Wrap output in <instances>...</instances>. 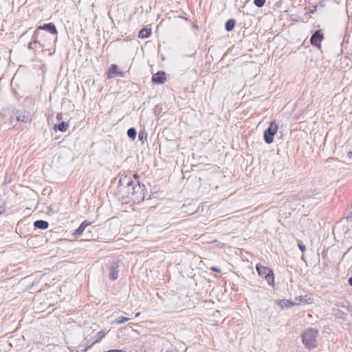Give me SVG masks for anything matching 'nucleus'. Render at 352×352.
Returning a JSON list of instances; mask_svg holds the SVG:
<instances>
[{"mask_svg": "<svg viewBox=\"0 0 352 352\" xmlns=\"http://www.w3.org/2000/svg\"><path fill=\"white\" fill-rule=\"evenodd\" d=\"M318 335V330L313 328L308 329L302 333V342L308 349H312L317 346L316 338Z\"/></svg>", "mask_w": 352, "mask_h": 352, "instance_id": "f257e3e1", "label": "nucleus"}, {"mask_svg": "<svg viewBox=\"0 0 352 352\" xmlns=\"http://www.w3.org/2000/svg\"><path fill=\"white\" fill-rule=\"evenodd\" d=\"M278 129L276 121L270 122L269 127L264 131V140L267 144H271L274 142V135L277 133Z\"/></svg>", "mask_w": 352, "mask_h": 352, "instance_id": "f03ea898", "label": "nucleus"}, {"mask_svg": "<svg viewBox=\"0 0 352 352\" xmlns=\"http://www.w3.org/2000/svg\"><path fill=\"white\" fill-rule=\"evenodd\" d=\"M256 269L258 274L260 276L265 277L267 282L270 285L273 284V283L274 281V274H273V272L269 267H265V266L258 264L256 266Z\"/></svg>", "mask_w": 352, "mask_h": 352, "instance_id": "7ed1b4c3", "label": "nucleus"}, {"mask_svg": "<svg viewBox=\"0 0 352 352\" xmlns=\"http://www.w3.org/2000/svg\"><path fill=\"white\" fill-rule=\"evenodd\" d=\"M119 184L121 186L127 188L128 194L129 191H133V187H135L137 185V184L131 179V177L128 175H122L120 179Z\"/></svg>", "mask_w": 352, "mask_h": 352, "instance_id": "20e7f679", "label": "nucleus"}, {"mask_svg": "<svg viewBox=\"0 0 352 352\" xmlns=\"http://www.w3.org/2000/svg\"><path fill=\"white\" fill-rule=\"evenodd\" d=\"M323 39V34L321 33L320 30H317L315 33L311 36L310 42L311 45L316 47H320V43L322 40Z\"/></svg>", "mask_w": 352, "mask_h": 352, "instance_id": "39448f33", "label": "nucleus"}, {"mask_svg": "<svg viewBox=\"0 0 352 352\" xmlns=\"http://www.w3.org/2000/svg\"><path fill=\"white\" fill-rule=\"evenodd\" d=\"M39 30H47V31H49L50 32H51L52 34L56 35L57 34L58 32L56 30V28L55 27V25L52 23H47V24H45L43 25H41L39 26L35 31L34 32V37L36 36V34H37L38 31Z\"/></svg>", "mask_w": 352, "mask_h": 352, "instance_id": "423d86ee", "label": "nucleus"}, {"mask_svg": "<svg viewBox=\"0 0 352 352\" xmlns=\"http://www.w3.org/2000/svg\"><path fill=\"white\" fill-rule=\"evenodd\" d=\"M116 76H120L121 77L124 76V73L122 72L118 71V66L115 64L111 65L109 67L108 72H107V78H113Z\"/></svg>", "mask_w": 352, "mask_h": 352, "instance_id": "0eeeda50", "label": "nucleus"}, {"mask_svg": "<svg viewBox=\"0 0 352 352\" xmlns=\"http://www.w3.org/2000/svg\"><path fill=\"white\" fill-rule=\"evenodd\" d=\"M119 265L117 262L111 263L109 267V278L112 280H116L118 278V269Z\"/></svg>", "mask_w": 352, "mask_h": 352, "instance_id": "6e6552de", "label": "nucleus"}, {"mask_svg": "<svg viewBox=\"0 0 352 352\" xmlns=\"http://www.w3.org/2000/svg\"><path fill=\"white\" fill-rule=\"evenodd\" d=\"M166 80V75L164 72H160L154 74L152 77V81L155 83H164Z\"/></svg>", "mask_w": 352, "mask_h": 352, "instance_id": "1a4fd4ad", "label": "nucleus"}, {"mask_svg": "<svg viewBox=\"0 0 352 352\" xmlns=\"http://www.w3.org/2000/svg\"><path fill=\"white\" fill-rule=\"evenodd\" d=\"M296 300L297 302H302L305 304H312L314 302V298L311 295H305L300 296L298 298H296Z\"/></svg>", "mask_w": 352, "mask_h": 352, "instance_id": "9d476101", "label": "nucleus"}, {"mask_svg": "<svg viewBox=\"0 0 352 352\" xmlns=\"http://www.w3.org/2000/svg\"><path fill=\"white\" fill-rule=\"evenodd\" d=\"M90 224H91V223H90V222H88V221H83V222L80 224V226H79V227L76 230V231H75V232H74V234H75L76 236H80V235L83 233V232H84V230H85V228H86L87 226H89Z\"/></svg>", "mask_w": 352, "mask_h": 352, "instance_id": "9b49d317", "label": "nucleus"}, {"mask_svg": "<svg viewBox=\"0 0 352 352\" xmlns=\"http://www.w3.org/2000/svg\"><path fill=\"white\" fill-rule=\"evenodd\" d=\"M142 190V186L139 184V182H138V184L135 186V187H133V191H129V193L128 194V195L136 197L137 198H138V195L140 192L141 193Z\"/></svg>", "mask_w": 352, "mask_h": 352, "instance_id": "f8f14e48", "label": "nucleus"}, {"mask_svg": "<svg viewBox=\"0 0 352 352\" xmlns=\"http://www.w3.org/2000/svg\"><path fill=\"white\" fill-rule=\"evenodd\" d=\"M34 226L36 228L44 230L48 228L49 223L46 221L38 220L34 222Z\"/></svg>", "mask_w": 352, "mask_h": 352, "instance_id": "ddd939ff", "label": "nucleus"}, {"mask_svg": "<svg viewBox=\"0 0 352 352\" xmlns=\"http://www.w3.org/2000/svg\"><path fill=\"white\" fill-rule=\"evenodd\" d=\"M69 128V124L65 122H63L60 124H56L54 126V129L56 130L58 129L59 131L62 132H65Z\"/></svg>", "mask_w": 352, "mask_h": 352, "instance_id": "4468645a", "label": "nucleus"}, {"mask_svg": "<svg viewBox=\"0 0 352 352\" xmlns=\"http://www.w3.org/2000/svg\"><path fill=\"white\" fill-rule=\"evenodd\" d=\"M279 305L282 307H292L294 305H298V302H292L288 300H282L280 301Z\"/></svg>", "mask_w": 352, "mask_h": 352, "instance_id": "2eb2a0df", "label": "nucleus"}, {"mask_svg": "<svg viewBox=\"0 0 352 352\" xmlns=\"http://www.w3.org/2000/svg\"><path fill=\"white\" fill-rule=\"evenodd\" d=\"M151 33V30L149 28H143L139 32V37L144 38L149 36Z\"/></svg>", "mask_w": 352, "mask_h": 352, "instance_id": "dca6fc26", "label": "nucleus"}, {"mask_svg": "<svg viewBox=\"0 0 352 352\" xmlns=\"http://www.w3.org/2000/svg\"><path fill=\"white\" fill-rule=\"evenodd\" d=\"M43 47V45H41V43L39 41H38L37 40H34L28 44V49L32 50H34L38 47Z\"/></svg>", "mask_w": 352, "mask_h": 352, "instance_id": "f3484780", "label": "nucleus"}, {"mask_svg": "<svg viewBox=\"0 0 352 352\" xmlns=\"http://www.w3.org/2000/svg\"><path fill=\"white\" fill-rule=\"evenodd\" d=\"M235 25V21L234 19H229L226 23V29L227 31L233 30Z\"/></svg>", "mask_w": 352, "mask_h": 352, "instance_id": "a211bd4d", "label": "nucleus"}, {"mask_svg": "<svg viewBox=\"0 0 352 352\" xmlns=\"http://www.w3.org/2000/svg\"><path fill=\"white\" fill-rule=\"evenodd\" d=\"M136 130L134 128H130L127 131V135L129 138L134 140L136 137Z\"/></svg>", "mask_w": 352, "mask_h": 352, "instance_id": "6ab92c4d", "label": "nucleus"}, {"mask_svg": "<svg viewBox=\"0 0 352 352\" xmlns=\"http://www.w3.org/2000/svg\"><path fill=\"white\" fill-rule=\"evenodd\" d=\"M131 318H126V317H124V316H121V317H119L116 321H115V323L118 324H123L125 322H127L129 320H130Z\"/></svg>", "mask_w": 352, "mask_h": 352, "instance_id": "aec40b11", "label": "nucleus"}, {"mask_svg": "<svg viewBox=\"0 0 352 352\" xmlns=\"http://www.w3.org/2000/svg\"><path fill=\"white\" fill-rule=\"evenodd\" d=\"M254 3L257 7L261 8L264 6L265 0H254Z\"/></svg>", "mask_w": 352, "mask_h": 352, "instance_id": "412c9836", "label": "nucleus"}, {"mask_svg": "<svg viewBox=\"0 0 352 352\" xmlns=\"http://www.w3.org/2000/svg\"><path fill=\"white\" fill-rule=\"evenodd\" d=\"M105 336L104 331H101L98 333V338L94 342V343L99 342Z\"/></svg>", "mask_w": 352, "mask_h": 352, "instance_id": "4be33fe9", "label": "nucleus"}, {"mask_svg": "<svg viewBox=\"0 0 352 352\" xmlns=\"http://www.w3.org/2000/svg\"><path fill=\"white\" fill-rule=\"evenodd\" d=\"M17 120L18 121H20V122H28V117H25V116H17Z\"/></svg>", "mask_w": 352, "mask_h": 352, "instance_id": "5701e85b", "label": "nucleus"}, {"mask_svg": "<svg viewBox=\"0 0 352 352\" xmlns=\"http://www.w3.org/2000/svg\"><path fill=\"white\" fill-rule=\"evenodd\" d=\"M298 246L299 248V249L302 251V252H305V250H306V247L300 243H298Z\"/></svg>", "mask_w": 352, "mask_h": 352, "instance_id": "b1692460", "label": "nucleus"}, {"mask_svg": "<svg viewBox=\"0 0 352 352\" xmlns=\"http://www.w3.org/2000/svg\"><path fill=\"white\" fill-rule=\"evenodd\" d=\"M47 208H48V210H47L48 214H54V210L52 209V206L48 207Z\"/></svg>", "mask_w": 352, "mask_h": 352, "instance_id": "393cba45", "label": "nucleus"}, {"mask_svg": "<svg viewBox=\"0 0 352 352\" xmlns=\"http://www.w3.org/2000/svg\"><path fill=\"white\" fill-rule=\"evenodd\" d=\"M211 270L214 272H219L220 270L217 267H212Z\"/></svg>", "mask_w": 352, "mask_h": 352, "instance_id": "a878e982", "label": "nucleus"}, {"mask_svg": "<svg viewBox=\"0 0 352 352\" xmlns=\"http://www.w3.org/2000/svg\"><path fill=\"white\" fill-rule=\"evenodd\" d=\"M62 114L61 113H58L57 116H56V118L58 120H61L62 119Z\"/></svg>", "mask_w": 352, "mask_h": 352, "instance_id": "bb28decb", "label": "nucleus"}, {"mask_svg": "<svg viewBox=\"0 0 352 352\" xmlns=\"http://www.w3.org/2000/svg\"><path fill=\"white\" fill-rule=\"evenodd\" d=\"M347 156H348L349 158L352 157V151H349V152L347 153Z\"/></svg>", "mask_w": 352, "mask_h": 352, "instance_id": "cd10ccee", "label": "nucleus"}, {"mask_svg": "<svg viewBox=\"0 0 352 352\" xmlns=\"http://www.w3.org/2000/svg\"><path fill=\"white\" fill-rule=\"evenodd\" d=\"M348 281H349V284L351 286H352V277L349 278Z\"/></svg>", "mask_w": 352, "mask_h": 352, "instance_id": "c85d7f7f", "label": "nucleus"}, {"mask_svg": "<svg viewBox=\"0 0 352 352\" xmlns=\"http://www.w3.org/2000/svg\"><path fill=\"white\" fill-rule=\"evenodd\" d=\"M166 352H177V351L175 350H169V351H167Z\"/></svg>", "mask_w": 352, "mask_h": 352, "instance_id": "c756f323", "label": "nucleus"}, {"mask_svg": "<svg viewBox=\"0 0 352 352\" xmlns=\"http://www.w3.org/2000/svg\"><path fill=\"white\" fill-rule=\"evenodd\" d=\"M140 315V312H138L136 314H135V317H138Z\"/></svg>", "mask_w": 352, "mask_h": 352, "instance_id": "7c9ffc66", "label": "nucleus"}, {"mask_svg": "<svg viewBox=\"0 0 352 352\" xmlns=\"http://www.w3.org/2000/svg\"><path fill=\"white\" fill-rule=\"evenodd\" d=\"M139 138H140V139H142V135H141V134H140V135H139Z\"/></svg>", "mask_w": 352, "mask_h": 352, "instance_id": "2f4dec72", "label": "nucleus"}, {"mask_svg": "<svg viewBox=\"0 0 352 352\" xmlns=\"http://www.w3.org/2000/svg\"><path fill=\"white\" fill-rule=\"evenodd\" d=\"M133 176H134V177H135V178H138V176L137 175H134Z\"/></svg>", "mask_w": 352, "mask_h": 352, "instance_id": "473e14b6", "label": "nucleus"}]
</instances>
